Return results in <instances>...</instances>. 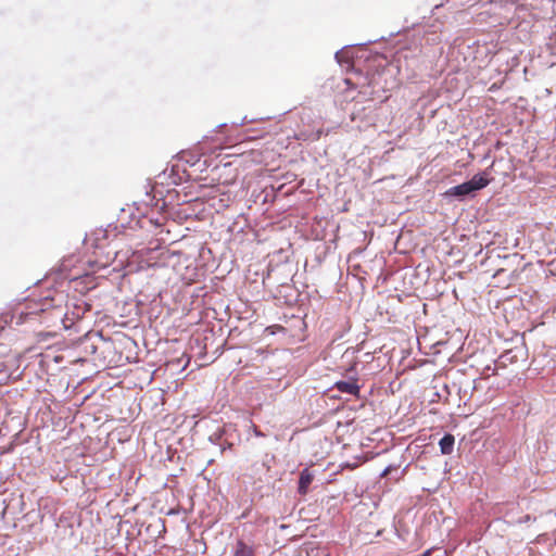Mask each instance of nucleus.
I'll return each instance as SVG.
<instances>
[{
    "instance_id": "obj_8",
    "label": "nucleus",
    "mask_w": 556,
    "mask_h": 556,
    "mask_svg": "<svg viewBox=\"0 0 556 556\" xmlns=\"http://www.w3.org/2000/svg\"><path fill=\"white\" fill-rule=\"evenodd\" d=\"M357 458H358V460L356 463H354L353 465L348 464L346 466H349L351 468H354V467L358 466V464L364 463V462H366L368 459L365 456L357 457Z\"/></svg>"
},
{
    "instance_id": "obj_3",
    "label": "nucleus",
    "mask_w": 556,
    "mask_h": 556,
    "mask_svg": "<svg viewBox=\"0 0 556 556\" xmlns=\"http://www.w3.org/2000/svg\"><path fill=\"white\" fill-rule=\"evenodd\" d=\"M472 192H473L472 186H470V184L468 181H466V182H463L460 185L450 188L446 191V194L452 195V197L462 198V197L468 195Z\"/></svg>"
},
{
    "instance_id": "obj_6",
    "label": "nucleus",
    "mask_w": 556,
    "mask_h": 556,
    "mask_svg": "<svg viewBox=\"0 0 556 556\" xmlns=\"http://www.w3.org/2000/svg\"><path fill=\"white\" fill-rule=\"evenodd\" d=\"M232 556H254V549L243 541H238L233 547Z\"/></svg>"
},
{
    "instance_id": "obj_9",
    "label": "nucleus",
    "mask_w": 556,
    "mask_h": 556,
    "mask_svg": "<svg viewBox=\"0 0 556 556\" xmlns=\"http://www.w3.org/2000/svg\"><path fill=\"white\" fill-rule=\"evenodd\" d=\"M113 260H114V257L113 258H108L105 262L100 264V267H106Z\"/></svg>"
},
{
    "instance_id": "obj_10",
    "label": "nucleus",
    "mask_w": 556,
    "mask_h": 556,
    "mask_svg": "<svg viewBox=\"0 0 556 556\" xmlns=\"http://www.w3.org/2000/svg\"><path fill=\"white\" fill-rule=\"evenodd\" d=\"M389 472H390V467H388V468L383 471L382 476H387Z\"/></svg>"
},
{
    "instance_id": "obj_1",
    "label": "nucleus",
    "mask_w": 556,
    "mask_h": 556,
    "mask_svg": "<svg viewBox=\"0 0 556 556\" xmlns=\"http://www.w3.org/2000/svg\"><path fill=\"white\" fill-rule=\"evenodd\" d=\"M354 76L355 77H348L344 79L346 90L358 89V93L364 96H371L372 92L367 90V87L370 85L367 83V77H364L361 73H354Z\"/></svg>"
},
{
    "instance_id": "obj_4",
    "label": "nucleus",
    "mask_w": 556,
    "mask_h": 556,
    "mask_svg": "<svg viewBox=\"0 0 556 556\" xmlns=\"http://www.w3.org/2000/svg\"><path fill=\"white\" fill-rule=\"evenodd\" d=\"M468 182L472 186V190L477 191L485 188L491 182V179L488 178L486 172H483L475 175Z\"/></svg>"
},
{
    "instance_id": "obj_5",
    "label": "nucleus",
    "mask_w": 556,
    "mask_h": 556,
    "mask_svg": "<svg viewBox=\"0 0 556 556\" xmlns=\"http://www.w3.org/2000/svg\"><path fill=\"white\" fill-rule=\"evenodd\" d=\"M312 481H313V475L307 469H304L300 475L299 492L301 494H306Z\"/></svg>"
},
{
    "instance_id": "obj_2",
    "label": "nucleus",
    "mask_w": 556,
    "mask_h": 556,
    "mask_svg": "<svg viewBox=\"0 0 556 556\" xmlns=\"http://www.w3.org/2000/svg\"><path fill=\"white\" fill-rule=\"evenodd\" d=\"M333 388L342 393L354 395L357 399L359 397L361 387L357 383V379L337 381Z\"/></svg>"
},
{
    "instance_id": "obj_11",
    "label": "nucleus",
    "mask_w": 556,
    "mask_h": 556,
    "mask_svg": "<svg viewBox=\"0 0 556 556\" xmlns=\"http://www.w3.org/2000/svg\"><path fill=\"white\" fill-rule=\"evenodd\" d=\"M431 555V552L430 551H426L421 556H430Z\"/></svg>"
},
{
    "instance_id": "obj_7",
    "label": "nucleus",
    "mask_w": 556,
    "mask_h": 556,
    "mask_svg": "<svg viewBox=\"0 0 556 556\" xmlns=\"http://www.w3.org/2000/svg\"><path fill=\"white\" fill-rule=\"evenodd\" d=\"M455 443V438L453 434L446 433L439 442L441 447V452H452Z\"/></svg>"
}]
</instances>
